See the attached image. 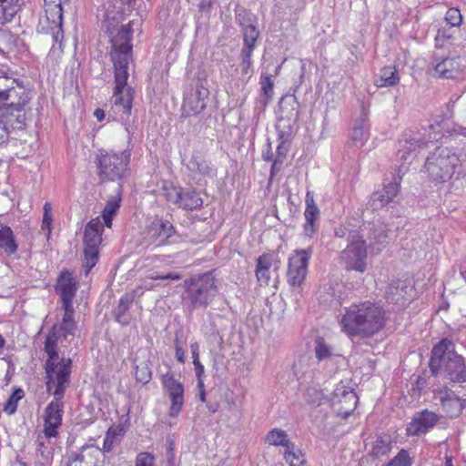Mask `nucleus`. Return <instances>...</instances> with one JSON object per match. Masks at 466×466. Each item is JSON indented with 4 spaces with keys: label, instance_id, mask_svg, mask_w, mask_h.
<instances>
[{
    "label": "nucleus",
    "instance_id": "nucleus-1",
    "mask_svg": "<svg viewBox=\"0 0 466 466\" xmlns=\"http://www.w3.org/2000/svg\"><path fill=\"white\" fill-rule=\"evenodd\" d=\"M110 36V60L114 68L115 88L113 97L116 107L121 108L127 116L131 115L135 89L128 84L129 71L133 65V30L130 23L118 28L106 26Z\"/></svg>",
    "mask_w": 466,
    "mask_h": 466
},
{
    "label": "nucleus",
    "instance_id": "nucleus-2",
    "mask_svg": "<svg viewBox=\"0 0 466 466\" xmlns=\"http://www.w3.org/2000/svg\"><path fill=\"white\" fill-rule=\"evenodd\" d=\"M385 321L382 307L370 301H362L346 308L339 324L347 336L368 339L382 329Z\"/></svg>",
    "mask_w": 466,
    "mask_h": 466
},
{
    "label": "nucleus",
    "instance_id": "nucleus-3",
    "mask_svg": "<svg viewBox=\"0 0 466 466\" xmlns=\"http://www.w3.org/2000/svg\"><path fill=\"white\" fill-rule=\"evenodd\" d=\"M32 98L33 92L23 80L15 77L13 72L0 69V111L12 114L17 123L20 121L26 125Z\"/></svg>",
    "mask_w": 466,
    "mask_h": 466
},
{
    "label": "nucleus",
    "instance_id": "nucleus-4",
    "mask_svg": "<svg viewBox=\"0 0 466 466\" xmlns=\"http://www.w3.org/2000/svg\"><path fill=\"white\" fill-rule=\"evenodd\" d=\"M430 370L432 375L442 373L451 383H466V359L455 351L454 344L442 339L431 350Z\"/></svg>",
    "mask_w": 466,
    "mask_h": 466
},
{
    "label": "nucleus",
    "instance_id": "nucleus-5",
    "mask_svg": "<svg viewBox=\"0 0 466 466\" xmlns=\"http://www.w3.org/2000/svg\"><path fill=\"white\" fill-rule=\"evenodd\" d=\"M218 293L217 279L211 271L198 274L186 279L182 293L183 307L192 313L198 309H207Z\"/></svg>",
    "mask_w": 466,
    "mask_h": 466
},
{
    "label": "nucleus",
    "instance_id": "nucleus-6",
    "mask_svg": "<svg viewBox=\"0 0 466 466\" xmlns=\"http://www.w3.org/2000/svg\"><path fill=\"white\" fill-rule=\"evenodd\" d=\"M459 161L454 149L438 147L428 156L424 167L432 181L441 183L451 178Z\"/></svg>",
    "mask_w": 466,
    "mask_h": 466
},
{
    "label": "nucleus",
    "instance_id": "nucleus-7",
    "mask_svg": "<svg viewBox=\"0 0 466 466\" xmlns=\"http://www.w3.org/2000/svg\"><path fill=\"white\" fill-rule=\"evenodd\" d=\"M131 153L129 150L121 152L101 151L96 157L98 177L102 182L116 181L123 182L127 167L130 163Z\"/></svg>",
    "mask_w": 466,
    "mask_h": 466
},
{
    "label": "nucleus",
    "instance_id": "nucleus-8",
    "mask_svg": "<svg viewBox=\"0 0 466 466\" xmlns=\"http://www.w3.org/2000/svg\"><path fill=\"white\" fill-rule=\"evenodd\" d=\"M122 429L110 427L105 436L103 448L83 446L79 452L72 454L65 462V466H102L98 463V456L111 451L120 442Z\"/></svg>",
    "mask_w": 466,
    "mask_h": 466
},
{
    "label": "nucleus",
    "instance_id": "nucleus-9",
    "mask_svg": "<svg viewBox=\"0 0 466 466\" xmlns=\"http://www.w3.org/2000/svg\"><path fill=\"white\" fill-rule=\"evenodd\" d=\"M72 360L70 358L47 359L45 363L46 391L51 392L57 399H63L66 389L70 385L72 372Z\"/></svg>",
    "mask_w": 466,
    "mask_h": 466
},
{
    "label": "nucleus",
    "instance_id": "nucleus-10",
    "mask_svg": "<svg viewBox=\"0 0 466 466\" xmlns=\"http://www.w3.org/2000/svg\"><path fill=\"white\" fill-rule=\"evenodd\" d=\"M429 128L431 132L429 134L428 138L422 137L420 134L411 131L403 135L404 138L400 141V148L397 152V157L401 162L399 172H402V169L405 168V164L410 163L409 159L412 152L417 148L426 146L429 141L439 140L443 136L442 133L445 130L442 121L439 122L438 120H434L433 123L430 124Z\"/></svg>",
    "mask_w": 466,
    "mask_h": 466
},
{
    "label": "nucleus",
    "instance_id": "nucleus-11",
    "mask_svg": "<svg viewBox=\"0 0 466 466\" xmlns=\"http://www.w3.org/2000/svg\"><path fill=\"white\" fill-rule=\"evenodd\" d=\"M44 2L46 15L40 18L39 31L51 35L53 42L59 44L61 47L64 38L62 0H44Z\"/></svg>",
    "mask_w": 466,
    "mask_h": 466
},
{
    "label": "nucleus",
    "instance_id": "nucleus-12",
    "mask_svg": "<svg viewBox=\"0 0 466 466\" xmlns=\"http://www.w3.org/2000/svg\"><path fill=\"white\" fill-rule=\"evenodd\" d=\"M348 241V246L340 252V259L348 270L353 269L362 273L367 267L365 241L356 231L349 233Z\"/></svg>",
    "mask_w": 466,
    "mask_h": 466
},
{
    "label": "nucleus",
    "instance_id": "nucleus-13",
    "mask_svg": "<svg viewBox=\"0 0 466 466\" xmlns=\"http://www.w3.org/2000/svg\"><path fill=\"white\" fill-rule=\"evenodd\" d=\"M299 104L296 96H287L279 101L280 116L276 125L279 139L289 138L299 119Z\"/></svg>",
    "mask_w": 466,
    "mask_h": 466
},
{
    "label": "nucleus",
    "instance_id": "nucleus-14",
    "mask_svg": "<svg viewBox=\"0 0 466 466\" xmlns=\"http://www.w3.org/2000/svg\"><path fill=\"white\" fill-rule=\"evenodd\" d=\"M313 253L311 247L296 249L289 258L287 279L292 287H299L308 273L309 261Z\"/></svg>",
    "mask_w": 466,
    "mask_h": 466
},
{
    "label": "nucleus",
    "instance_id": "nucleus-15",
    "mask_svg": "<svg viewBox=\"0 0 466 466\" xmlns=\"http://www.w3.org/2000/svg\"><path fill=\"white\" fill-rule=\"evenodd\" d=\"M331 408L341 418H348L356 409L359 398L355 390L342 382L337 385L331 397Z\"/></svg>",
    "mask_w": 466,
    "mask_h": 466
},
{
    "label": "nucleus",
    "instance_id": "nucleus-16",
    "mask_svg": "<svg viewBox=\"0 0 466 466\" xmlns=\"http://www.w3.org/2000/svg\"><path fill=\"white\" fill-rule=\"evenodd\" d=\"M167 201L179 208L193 211L203 205V199L197 189L193 187H165Z\"/></svg>",
    "mask_w": 466,
    "mask_h": 466
},
{
    "label": "nucleus",
    "instance_id": "nucleus-17",
    "mask_svg": "<svg viewBox=\"0 0 466 466\" xmlns=\"http://www.w3.org/2000/svg\"><path fill=\"white\" fill-rule=\"evenodd\" d=\"M441 417L440 414L428 409L417 411L406 426V434L408 436L426 434L437 425Z\"/></svg>",
    "mask_w": 466,
    "mask_h": 466
},
{
    "label": "nucleus",
    "instance_id": "nucleus-18",
    "mask_svg": "<svg viewBox=\"0 0 466 466\" xmlns=\"http://www.w3.org/2000/svg\"><path fill=\"white\" fill-rule=\"evenodd\" d=\"M162 385L167 391L171 401L168 415L177 418L184 404V386L170 372L162 376Z\"/></svg>",
    "mask_w": 466,
    "mask_h": 466
},
{
    "label": "nucleus",
    "instance_id": "nucleus-19",
    "mask_svg": "<svg viewBox=\"0 0 466 466\" xmlns=\"http://www.w3.org/2000/svg\"><path fill=\"white\" fill-rule=\"evenodd\" d=\"M63 408L62 399L54 396V400L45 409L44 434L46 438L56 437L57 430L62 424Z\"/></svg>",
    "mask_w": 466,
    "mask_h": 466
},
{
    "label": "nucleus",
    "instance_id": "nucleus-20",
    "mask_svg": "<svg viewBox=\"0 0 466 466\" xmlns=\"http://www.w3.org/2000/svg\"><path fill=\"white\" fill-rule=\"evenodd\" d=\"M209 95L208 88L197 84L185 95L183 111L186 116H197L207 106L206 99Z\"/></svg>",
    "mask_w": 466,
    "mask_h": 466
},
{
    "label": "nucleus",
    "instance_id": "nucleus-21",
    "mask_svg": "<svg viewBox=\"0 0 466 466\" xmlns=\"http://www.w3.org/2000/svg\"><path fill=\"white\" fill-rule=\"evenodd\" d=\"M77 288L73 273L62 271L56 281V292L60 296L63 308L73 307V299L76 296Z\"/></svg>",
    "mask_w": 466,
    "mask_h": 466
},
{
    "label": "nucleus",
    "instance_id": "nucleus-22",
    "mask_svg": "<svg viewBox=\"0 0 466 466\" xmlns=\"http://www.w3.org/2000/svg\"><path fill=\"white\" fill-rule=\"evenodd\" d=\"M414 293V287L410 280L392 281L386 290V299L389 302L404 306L411 299Z\"/></svg>",
    "mask_w": 466,
    "mask_h": 466
},
{
    "label": "nucleus",
    "instance_id": "nucleus-23",
    "mask_svg": "<svg viewBox=\"0 0 466 466\" xmlns=\"http://www.w3.org/2000/svg\"><path fill=\"white\" fill-rule=\"evenodd\" d=\"M401 177H394L392 181L385 184L383 188L374 192L370 199V204L373 209H380L393 201L400 190Z\"/></svg>",
    "mask_w": 466,
    "mask_h": 466
},
{
    "label": "nucleus",
    "instance_id": "nucleus-24",
    "mask_svg": "<svg viewBox=\"0 0 466 466\" xmlns=\"http://www.w3.org/2000/svg\"><path fill=\"white\" fill-rule=\"evenodd\" d=\"M176 233L171 222L163 219H154L148 228V236L156 246L171 243L169 240Z\"/></svg>",
    "mask_w": 466,
    "mask_h": 466
},
{
    "label": "nucleus",
    "instance_id": "nucleus-25",
    "mask_svg": "<svg viewBox=\"0 0 466 466\" xmlns=\"http://www.w3.org/2000/svg\"><path fill=\"white\" fill-rule=\"evenodd\" d=\"M463 62L466 61L460 56L443 58L434 66L435 74L443 78H457L466 67Z\"/></svg>",
    "mask_w": 466,
    "mask_h": 466
},
{
    "label": "nucleus",
    "instance_id": "nucleus-26",
    "mask_svg": "<svg viewBox=\"0 0 466 466\" xmlns=\"http://www.w3.org/2000/svg\"><path fill=\"white\" fill-rule=\"evenodd\" d=\"M305 203V223L303 225V231L305 236L311 238L319 229L317 221L319 218L320 211L315 204L312 193L307 192Z\"/></svg>",
    "mask_w": 466,
    "mask_h": 466
},
{
    "label": "nucleus",
    "instance_id": "nucleus-27",
    "mask_svg": "<svg viewBox=\"0 0 466 466\" xmlns=\"http://www.w3.org/2000/svg\"><path fill=\"white\" fill-rule=\"evenodd\" d=\"M441 403L450 418H458L466 407V399L458 396L452 390H446L441 397Z\"/></svg>",
    "mask_w": 466,
    "mask_h": 466
},
{
    "label": "nucleus",
    "instance_id": "nucleus-28",
    "mask_svg": "<svg viewBox=\"0 0 466 466\" xmlns=\"http://www.w3.org/2000/svg\"><path fill=\"white\" fill-rule=\"evenodd\" d=\"M139 289H140L137 288L136 289H132L130 291L126 292L120 298L117 306L112 311V315L115 320L121 324L122 326H127L130 322V318L127 316V313L129 310L131 305L133 304L136 297L137 296Z\"/></svg>",
    "mask_w": 466,
    "mask_h": 466
},
{
    "label": "nucleus",
    "instance_id": "nucleus-29",
    "mask_svg": "<svg viewBox=\"0 0 466 466\" xmlns=\"http://www.w3.org/2000/svg\"><path fill=\"white\" fill-rule=\"evenodd\" d=\"M49 438L38 436L35 442V466H51L54 459V448Z\"/></svg>",
    "mask_w": 466,
    "mask_h": 466
},
{
    "label": "nucleus",
    "instance_id": "nucleus-30",
    "mask_svg": "<svg viewBox=\"0 0 466 466\" xmlns=\"http://www.w3.org/2000/svg\"><path fill=\"white\" fill-rule=\"evenodd\" d=\"M123 185L118 183L115 195L109 197L102 211V218L105 225L111 228L113 218L116 215L122 201Z\"/></svg>",
    "mask_w": 466,
    "mask_h": 466
},
{
    "label": "nucleus",
    "instance_id": "nucleus-31",
    "mask_svg": "<svg viewBox=\"0 0 466 466\" xmlns=\"http://www.w3.org/2000/svg\"><path fill=\"white\" fill-rule=\"evenodd\" d=\"M103 225L99 218L91 219L85 228L84 244L86 248H98L102 242Z\"/></svg>",
    "mask_w": 466,
    "mask_h": 466
},
{
    "label": "nucleus",
    "instance_id": "nucleus-32",
    "mask_svg": "<svg viewBox=\"0 0 466 466\" xmlns=\"http://www.w3.org/2000/svg\"><path fill=\"white\" fill-rule=\"evenodd\" d=\"M388 226L380 220L374 221L370 229L369 240L370 246L380 252L388 240Z\"/></svg>",
    "mask_w": 466,
    "mask_h": 466
},
{
    "label": "nucleus",
    "instance_id": "nucleus-33",
    "mask_svg": "<svg viewBox=\"0 0 466 466\" xmlns=\"http://www.w3.org/2000/svg\"><path fill=\"white\" fill-rule=\"evenodd\" d=\"M18 250V244L13 229L3 223H0V254L12 256Z\"/></svg>",
    "mask_w": 466,
    "mask_h": 466
},
{
    "label": "nucleus",
    "instance_id": "nucleus-34",
    "mask_svg": "<svg viewBox=\"0 0 466 466\" xmlns=\"http://www.w3.org/2000/svg\"><path fill=\"white\" fill-rule=\"evenodd\" d=\"M26 127L25 124L12 117V114H5L0 111V146L5 144L10 137L11 129L22 130Z\"/></svg>",
    "mask_w": 466,
    "mask_h": 466
},
{
    "label": "nucleus",
    "instance_id": "nucleus-35",
    "mask_svg": "<svg viewBox=\"0 0 466 466\" xmlns=\"http://www.w3.org/2000/svg\"><path fill=\"white\" fill-rule=\"evenodd\" d=\"M272 266V256L268 253H263L257 258L256 278L260 285L268 286L270 281L269 269Z\"/></svg>",
    "mask_w": 466,
    "mask_h": 466
},
{
    "label": "nucleus",
    "instance_id": "nucleus-36",
    "mask_svg": "<svg viewBox=\"0 0 466 466\" xmlns=\"http://www.w3.org/2000/svg\"><path fill=\"white\" fill-rule=\"evenodd\" d=\"M400 81L397 69L394 66H385L375 76L374 83L378 87L394 86Z\"/></svg>",
    "mask_w": 466,
    "mask_h": 466
},
{
    "label": "nucleus",
    "instance_id": "nucleus-37",
    "mask_svg": "<svg viewBox=\"0 0 466 466\" xmlns=\"http://www.w3.org/2000/svg\"><path fill=\"white\" fill-rule=\"evenodd\" d=\"M187 167L190 171L198 173L205 177L215 176V169L210 167L209 163L201 157L200 154L194 152L188 161Z\"/></svg>",
    "mask_w": 466,
    "mask_h": 466
},
{
    "label": "nucleus",
    "instance_id": "nucleus-38",
    "mask_svg": "<svg viewBox=\"0 0 466 466\" xmlns=\"http://www.w3.org/2000/svg\"><path fill=\"white\" fill-rule=\"evenodd\" d=\"M23 0H0V25L10 22L18 12Z\"/></svg>",
    "mask_w": 466,
    "mask_h": 466
},
{
    "label": "nucleus",
    "instance_id": "nucleus-39",
    "mask_svg": "<svg viewBox=\"0 0 466 466\" xmlns=\"http://www.w3.org/2000/svg\"><path fill=\"white\" fill-rule=\"evenodd\" d=\"M261 94L259 99L257 101V107L264 110L273 95L274 82L271 76L268 74L262 75L260 78Z\"/></svg>",
    "mask_w": 466,
    "mask_h": 466
},
{
    "label": "nucleus",
    "instance_id": "nucleus-40",
    "mask_svg": "<svg viewBox=\"0 0 466 466\" xmlns=\"http://www.w3.org/2000/svg\"><path fill=\"white\" fill-rule=\"evenodd\" d=\"M60 337H62V335L59 333L58 325H53L44 343V350L47 355V359H58L57 343Z\"/></svg>",
    "mask_w": 466,
    "mask_h": 466
},
{
    "label": "nucleus",
    "instance_id": "nucleus-41",
    "mask_svg": "<svg viewBox=\"0 0 466 466\" xmlns=\"http://www.w3.org/2000/svg\"><path fill=\"white\" fill-rule=\"evenodd\" d=\"M65 310L64 317L60 325H58L59 333L66 339L68 335H74L76 324L74 320V308H63Z\"/></svg>",
    "mask_w": 466,
    "mask_h": 466
},
{
    "label": "nucleus",
    "instance_id": "nucleus-42",
    "mask_svg": "<svg viewBox=\"0 0 466 466\" xmlns=\"http://www.w3.org/2000/svg\"><path fill=\"white\" fill-rule=\"evenodd\" d=\"M391 438L388 435L379 436L374 441L370 455L379 459L387 455L391 450Z\"/></svg>",
    "mask_w": 466,
    "mask_h": 466
},
{
    "label": "nucleus",
    "instance_id": "nucleus-43",
    "mask_svg": "<svg viewBox=\"0 0 466 466\" xmlns=\"http://www.w3.org/2000/svg\"><path fill=\"white\" fill-rule=\"evenodd\" d=\"M99 258L98 248H84V260L82 267L85 274L87 275L90 270L96 265Z\"/></svg>",
    "mask_w": 466,
    "mask_h": 466
},
{
    "label": "nucleus",
    "instance_id": "nucleus-44",
    "mask_svg": "<svg viewBox=\"0 0 466 466\" xmlns=\"http://www.w3.org/2000/svg\"><path fill=\"white\" fill-rule=\"evenodd\" d=\"M266 441L274 446L288 447L291 441L288 439V435L285 431L279 429L271 430L266 438Z\"/></svg>",
    "mask_w": 466,
    "mask_h": 466
},
{
    "label": "nucleus",
    "instance_id": "nucleus-45",
    "mask_svg": "<svg viewBox=\"0 0 466 466\" xmlns=\"http://www.w3.org/2000/svg\"><path fill=\"white\" fill-rule=\"evenodd\" d=\"M284 457L286 461L289 462V466H299L304 461L301 451L296 448L292 442L288 447H286Z\"/></svg>",
    "mask_w": 466,
    "mask_h": 466
},
{
    "label": "nucleus",
    "instance_id": "nucleus-46",
    "mask_svg": "<svg viewBox=\"0 0 466 466\" xmlns=\"http://www.w3.org/2000/svg\"><path fill=\"white\" fill-rule=\"evenodd\" d=\"M315 354L317 359L322 361L333 355V349L326 343L323 338L318 337L315 340Z\"/></svg>",
    "mask_w": 466,
    "mask_h": 466
},
{
    "label": "nucleus",
    "instance_id": "nucleus-47",
    "mask_svg": "<svg viewBox=\"0 0 466 466\" xmlns=\"http://www.w3.org/2000/svg\"><path fill=\"white\" fill-rule=\"evenodd\" d=\"M25 396L24 390L20 388L15 389L4 407V411L7 414H14L17 410L18 401Z\"/></svg>",
    "mask_w": 466,
    "mask_h": 466
},
{
    "label": "nucleus",
    "instance_id": "nucleus-48",
    "mask_svg": "<svg viewBox=\"0 0 466 466\" xmlns=\"http://www.w3.org/2000/svg\"><path fill=\"white\" fill-rule=\"evenodd\" d=\"M243 34V47L249 46L252 49H255L257 40L259 36V31L253 25L245 27L242 29Z\"/></svg>",
    "mask_w": 466,
    "mask_h": 466
},
{
    "label": "nucleus",
    "instance_id": "nucleus-49",
    "mask_svg": "<svg viewBox=\"0 0 466 466\" xmlns=\"http://www.w3.org/2000/svg\"><path fill=\"white\" fill-rule=\"evenodd\" d=\"M254 49L248 47L241 48L239 58L241 60L240 62V67H241V73L243 75H248L250 72H252V61L251 56L253 54Z\"/></svg>",
    "mask_w": 466,
    "mask_h": 466
},
{
    "label": "nucleus",
    "instance_id": "nucleus-50",
    "mask_svg": "<svg viewBox=\"0 0 466 466\" xmlns=\"http://www.w3.org/2000/svg\"><path fill=\"white\" fill-rule=\"evenodd\" d=\"M369 137L368 127H366L364 121H361L360 124L354 126L351 134V139L355 143H360L362 145L365 140Z\"/></svg>",
    "mask_w": 466,
    "mask_h": 466
},
{
    "label": "nucleus",
    "instance_id": "nucleus-51",
    "mask_svg": "<svg viewBox=\"0 0 466 466\" xmlns=\"http://www.w3.org/2000/svg\"><path fill=\"white\" fill-rule=\"evenodd\" d=\"M411 463L412 461L409 452L401 449L398 454L389 461L387 466H411Z\"/></svg>",
    "mask_w": 466,
    "mask_h": 466
},
{
    "label": "nucleus",
    "instance_id": "nucleus-52",
    "mask_svg": "<svg viewBox=\"0 0 466 466\" xmlns=\"http://www.w3.org/2000/svg\"><path fill=\"white\" fill-rule=\"evenodd\" d=\"M44 215L42 220V229L46 230V237L49 238L51 234V226L53 222L52 215V205L49 202H46L44 205Z\"/></svg>",
    "mask_w": 466,
    "mask_h": 466
},
{
    "label": "nucleus",
    "instance_id": "nucleus-53",
    "mask_svg": "<svg viewBox=\"0 0 466 466\" xmlns=\"http://www.w3.org/2000/svg\"><path fill=\"white\" fill-rule=\"evenodd\" d=\"M237 22L242 29L254 24L255 16L248 11L243 9L236 15Z\"/></svg>",
    "mask_w": 466,
    "mask_h": 466
},
{
    "label": "nucleus",
    "instance_id": "nucleus-54",
    "mask_svg": "<svg viewBox=\"0 0 466 466\" xmlns=\"http://www.w3.org/2000/svg\"><path fill=\"white\" fill-rule=\"evenodd\" d=\"M152 377V372L147 364H142L137 366L136 369V379L137 381L142 383H147Z\"/></svg>",
    "mask_w": 466,
    "mask_h": 466
},
{
    "label": "nucleus",
    "instance_id": "nucleus-55",
    "mask_svg": "<svg viewBox=\"0 0 466 466\" xmlns=\"http://www.w3.org/2000/svg\"><path fill=\"white\" fill-rule=\"evenodd\" d=\"M445 20L451 26H459L462 22V16L459 9L450 8L446 12Z\"/></svg>",
    "mask_w": 466,
    "mask_h": 466
},
{
    "label": "nucleus",
    "instance_id": "nucleus-56",
    "mask_svg": "<svg viewBox=\"0 0 466 466\" xmlns=\"http://www.w3.org/2000/svg\"><path fill=\"white\" fill-rule=\"evenodd\" d=\"M15 38L10 32L0 30V50H9L15 44Z\"/></svg>",
    "mask_w": 466,
    "mask_h": 466
},
{
    "label": "nucleus",
    "instance_id": "nucleus-57",
    "mask_svg": "<svg viewBox=\"0 0 466 466\" xmlns=\"http://www.w3.org/2000/svg\"><path fill=\"white\" fill-rule=\"evenodd\" d=\"M184 342L185 341L179 339L178 334H176V338L174 339L175 356L179 363L185 362V351L183 349Z\"/></svg>",
    "mask_w": 466,
    "mask_h": 466
},
{
    "label": "nucleus",
    "instance_id": "nucleus-58",
    "mask_svg": "<svg viewBox=\"0 0 466 466\" xmlns=\"http://www.w3.org/2000/svg\"><path fill=\"white\" fill-rule=\"evenodd\" d=\"M155 457L149 452H141L136 459V466H153Z\"/></svg>",
    "mask_w": 466,
    "mask_h": 466
},
{
    "label": "nucleus",
    "instance_id": "nucleus-59",
    "mask_svg": "<svg viewBox=\"0 0 466 466\" xmlns=\"http://www.w3.org/2000/svg\"><path fill=\"white\" fill-rule=\"evenodd\" d=\"M150 279L154 280H179L181 275L177 272H168L167 274H150L148 276Z\"/></svg>",
    "mask_w": 466,
    "mask_h": 466
},
{
    "label": "nucleus",
    "instance_id": "nucleus-60",
    "mask_svg": "<svg viewBox=\"0 0 466 466\" xmlns=\"http://www.w3.org/2000/svg\"><path fill=\"white\" fill-rule=\"evenodd\" d=\"M307 401L312 404L319 403L322 399V393L315 388H309L306 393Z\"/></svg>",
    "mask_w": 466,
    "mask_h": 466
},
{
    "label": "nucleus",
    "instance_id": "nucleus-61",
    "mask_svg": "<svg viewBox=\"0 0 466 466\" xmlns=\"http://www.w3.org/2000/svg\"><path fill=\"white\" fill-rule=\"evenodd\" d=\"M284 161L282 159L275 157L271 168L268 181L269 183L274 179V177L281 170Z\"/></svg>",
    "mask_w": 466,
    "mask_h": 466
},
{
    "label": "nucleus",
    "instance_id": "nucleus-62",
    "mask_svg": "<svg viewBox=\"0 0 466 466\" xmlns=\"http://www.w3.org/2000/svg\"><path fill=\"white\" fill-rule=\"evenodd\" d=\"M279 140H280V142L277 147L276 157L282 159L284 161V159L286 158L287 153H288V148L284 146V143L287 140H289V138H284V139H279Z\"/></svg>",
    "mask_w": 466,
    "mask_h": 466
},
{
    "label": "nucleus",
    "instance_id": "nucleus-63",
    "mask_svg": "<svg viewBox=\"0 0 466 466\" xmlns=\"http://www.w3.org/2000/svg\"><path fill=\"white\" fill-rule=\"evenodd\" d=\"M193 364H194V369H195V373H196V377H197V380H198V383L199 382V380H203L202 377L204 375V366L201 364V362L198 360H194L193 361Z\"/></svg>",
    "mask_w": 466,
    "mask_h": 466
},
{
    "label": "nucleus",
    "instance_id": "nucleus-64",
    "mask_svg": "<svg viewBox=\"0 0 466 466\" xmlns=\"http://www.w3.org/2000/svg\"><path fill=\"white\" fill-rule=\"evenodd\" d=\"M198 398L201 402H206V390L203 380H199V382L198 383Z\"/></svg>",
    "mask_w": 466,
    "mask_h": 466
}]
</instances>
